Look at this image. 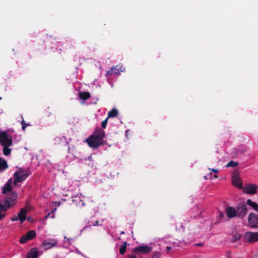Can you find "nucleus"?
I'll return each mask as SVG.
<instances>
[{"mask_svg": "<svg viewBox=\"0 0 258 258\" xmlns=\"http://www.w3.org/2000/svg\"><path fill=\"white\" fill-rule=\"evenodd\" d=\"M104 137L105 132L101 128H96L94 133L86 140V142L90 147L97 149L104 144Z\"/></svg>", "mask_w": 258, "mask_h": 258, "instance_id": "f257e3e1", "label": "nucleus"}, {"mask_svg": "<svg viewBox=\"0 0 258 258\" xmlns=\"http://www.w3.org/2000/svg\"><path fill=\"white\" fill-rule=\"evenodd\" d=\"M17 196L18 195L15 192L7 195L4 200L3 206L8 210L14 207L17 203Z\"/></svg>", "mask_w": 258, "mask_h": 258, "instance_id": "f03ea898", "label": "nucleus"}, {"mask_svg": "<svg viewBox=\"0 0 258 258\" xmlns=\"http://www.w3.org/2000/svg\"><path fill=\"white\" fill-rule=\"evenodd\" d=\"M0 144L5 146H11L13 144V138L9 136L7 131L0 132Z\"/></svg>", "mask_w": 258, "mask_h": 258, "instance_id": "7ed1b4c3", "label": "nucleus"}, {"mask_svg": "<svg viewBox=\"0 0 258 258\" xmlns=\"http://www.w3.org/2000/svg\"><path fill=\"white\" fill-rule=\"evenodd\" d=\"M237 218L243 219L248 213V208L246 204L243 202L238 203L236 206Z\"/></svg>", "mask_w": 258, "mask_h": 258, "instance_id": "20e7f679", "label": "nucleus"}, {"mask_svg": "<svg viewBox=\"0 0 258 258\" xmlns=\"http://www.w3.org/2000/svg\"><path fill=\"white\" fill-rule=\"evenodd\" d=\"M28 176V174L22 169H20L14 174V184L17 185L18 182L25 180Z\"/></svg>", "mask_w": 258, "mask_h": 258, "instance_id": "39448f33", "label": "nucleus"}, {"mask_svg": "<svg viewBox=\"0 0 258 258\" xmlns=\"http://www.w3.org/2000/svg\"><path fill=\"white\" fill-rule=\"evenodd\" d=\"M243 240L245 242L251 243L258 241V232L248 231L245 232L243 235Z\"/></svg>", "mask_w": 258, "mask_h": 258, "instance_id": "423d86ee", "label": "nucleus"}, {"mask_svg": "<svg viewBox=\"0 0 258 258\" xmlns=\"http://www.w3.org/2000/svg\"><path fill=\"white\" fill-rule=\"evenodd\" d=\"M243 192L246 194L254 195L257 192L258 185L253 183L246 184L244 187H242Z\"/></svg>", "mask_w": 258, "mask_h": 258, "instance_id": "0eeeda50", "label": "nucleus"}, {"mask_svg": "<svg viewBox=\"0 0 258 258\" xmlns=\"http://www.w3.org/2000/svg\"><path fill=\"white\" fill-rule=\"evenodd\" d=\"M248 222L249 226L252 228H258V215L251 213L248 217Z\"/></svg>", "mask_w": 258, "mask_h": 258, "instance_id": "6e6552de", "label": "nucleus"}, {"mask_svg": "<svg viewBox=\"0 0 258 258\" xmlns=\"http://www.w3.org/2000/svg\"><path fill=\"white\" fill-rule=\"evenodd\" d=\"M238 172L237 171H235L233 172L232 175V180L233 184L240 188H242V181L241 179L240 178L238 175Z\"/></svg>", "mask_w": 258, "mask_h": 258, "instance_id": "1a4fd4ad", "label": "nucleus"}, {"mask_svg": "<svg viewBox=\"0 0 258 258\" xmlns=\"http://www.w3.org/2000/svg\"><path fill=\"white\" fill-rule=\"evenodd\" d=\"M152 247L147 245H141L133 248V251L139 252L142 254H147L152 251Z\"/></svg>", "mask_w": 258, "mask_h": 258, "instance_id": "9d476101", "label": "nucleus"}, {"mask_svg": "<svg viewBox=\"0 0 258 258\" xmlns=\"http://www.w3.org/2000/svg\"><path fill=\"white\" fill-rule=\"evenodd\" d=\"M231 241L238 242L242 238V235L240 232L236 228H233L231 232Z\"/></svg>", "mask_w": 258, "mask_h": 258, "instance_id": "9b49d317", "label": "nucleus"}, {"mask_svg": "<svg viewBox=\"0 0 258 258\" xmlns=\"http://www.w3.org/2000/svg\"><path fill=\"white\" fill-rule=\"evenodd\" d=\"M226 216L229 218L237 217L236 208L233 207H227L225 209Z\"/></svg>", "mask_w": 258, "mask_h": 258, "instance_id": "f8f14e48", "label": "nucleus"}, {"mask_svg": "<svg viewBox=\"0 0 258 258\" xmlns=\"http://www.w3.org/2000/svg\"><path fill=\"white\" fill-rule=\"evenodd\" d=\"M13 183H14V181L12 178H10L8 180L3 188L2 193L3 194L7 195L8 192L12 191L13 188L12 185Z\"/></svg>", "mask_w": 258, "mask_h": 258, "instance_id": "ddd939ff", "label": "nucleus"}, {"mask_svg": "<svg viewBox=\"0 0 258 258\" xmlns=\"http://www.w3.org/2000/svg\"><path fill=\"white\" fill-rule=\"evenodd\" d=\"M28 211L25 208L21 209L19 212L18 213V218L20 220L21 223H23L26 219V215Z\"/></svg>", "mask_w": 258, "mask_h": 258, "instance_id": "4468645a", "label": "nucleus"}, {"mask_svg": "<svg viewBox=\"0 0 258 258\" xmlns=\"http://www.w3.org/2000/svg\"><path fill=\"white\" fill-rule=\"evenodd\" d=\"M57 243V242L56 240L55 239H51L48 240H45L43 242V245L46 249H49L53 246H55Z\"/></svg>", "mask_w": 258, "mask_h": 258, "instance_id": "2eb2a0df", "label": "nucleus"}, {"mask_svg": "<svg viewBox=\"0 0 258 258\" xmlns=\"http://www.w3.org/2000/svg\"><path fill=\"white\" fill-rule=\"evenodd\" d=\"M72 201L76 206L80 208L85 206V203L81 199L80 197L75 196L73 197Z\"/></svg>", "mask_w": 258, "mask_h": 258, "instance_id": "dca6fc26", "label": "nucleus"}, {"mask_svg": "<svg viewBox=\"0 0 258 258\" xmlns=\"http://www.w3.org/2000/svg\"><path fill=\"white\" fill-rule=\"evenodd\" d=\"M38 255V249L36 248H33L28 253L27 258H37Z\"/></svg>", "mask_w": 258, "mask_h": 258, "instance_id": "f3484780", "label": "nucleus"}, {"mask_svg": "<svg viewBox=\"0 0 258 258\" xmlns=\"http://www.w3.org/2000/svg\"><path fill=\"white\" fill-rule=\"evenodd\" d=\"M8 211L3 204L0 202V221L3 219L6 216V212Z\"/></svg>", "mask_w": 258, "mask_h": 258, "instance_id": "a211bd4d", "label": "nucleus"}, {"mask_svg": "<svg viewBox=\"0 0 258 258\" xmlns=\"http://www.w3.org/2000/svg\"><path fill=\"white\" fill-rule=\"evenodd\" d=\"M246 205H247L251 207L254 210L258 212V204L253 202L250 199H248L246 201Z\"/></svg>", "mask_w": 258, "mask_h": 258, "instance_id": "6ab92c4d", "label": "nucleus"}, {"mask_svg": "<svg viewBox=\"0 0 258 258\" xmlns=\"http://www.w3.org/2000/svg\"><path fill=\"white\" fill-rule=\"evenodd\" d=\"M8 167V165L6 160L0 157V171H4Z\"/></svg>", "mask_w": 258, "mask_h": 258, "instance_id": "aec40b11", "label": "nucleus"}, {"mask_svg": "<svg viewBox=\"0 0 258 258\" xmlns=\"http://www.w3.org/2000/svg\"><path fill=\"white\" fill-rule=\"evenodd\" d=\"M79 97L81 99L86 100L90 98L91 95L89 92H84L79 93Z\"/></svg>", "mask_w": 258, "mask_h": 258, "instance_id": "412c9836", "label": "nucleus"}, {"mask_svg": "<svg viewBox=\"0 0 258 258\" xmlns=\"http://www.w3.org/2000/svg\"><path fill=\"white\" fill-rule=\"evenodd\" d=\"M118 110H117V109L114 108L108 112L107 118H108L109 117H116L118 115Z\"/></svg>", "mask_w": 258, "mask_h": 258, "instance_id": "4be33fe9", "label": "nucleus"}, {"mask_svg": "<svg viewBox=\"0 0 258 258\" xmlns=\"http://www.w3.org/2000/svg\"><path fill=\"white\" fill-rule=\"evenodd\" d=\"M26 234L30 240L35 237L36 233L34 230H29Z\"/></svg>", "mask_w": 258, "mask_h": 258, "instance_id": "5701e85b", "label": "nucleus"}, {"mask_svg": "<svg viewBox=\"0 0 258 258\" xmlns=\"http://www.w3.org/2000/svg\"><path fill=\"white\" fill-rule=\"evenodd\" d=\"M107 74L108 75L119 74V71L117 69V67H112L110 70L108 71Z\"/></svg>", "mask_w": 258, "mask_h": 258, "instance_id": "b1692460", "label": "nucleus"}, {"mask_svg": "<svg viewBox=\"0 0 258 258\" xmlns=\"http://www.w3.org/2000/svg\"><path fill=\"white\" fill-rule=\"evenodd\" d=\"M3 146V154L5 155V156H9L10 155L11 153V151H12V149L9 148V146Z\"/></svg>", "mask_w": 258, "mask_h": 258, "instance_id": "393cba45", "label": "nucleus"}, {"mask_svg": "<svg viewBox=\"0 0 258 258\" xmlns=\"http://www.w3.org/2000/svg\"><path fill=\"white\" fill-rule=\"evenodd\" d=\"M126 244L127 242L125 241L123 242V244L121 245V246L120 247L119 253L121 254H123L125 252L126 249Z\"/></svg>", "mask_w": 258, "mask_h": 258, "instance_id": "a878e982", "label": "nucleus"}, {"mask_svg": "<svg viewBox=\"0 0 258 258\" xmlns=\"http://www.w3.org/2000/svg\"><path fill=\"white\" fill-rule=\"evenodd\" d=\"M29 240H30L28 239V237H27L26 234H25V235H23L21 237V238H20V239L19 240V242L21 244H24V243H25L26 242H27Z\"/></svg>", "mask_w": 258, "mask_h": 258, "instance_id": "bb28decb", "label": "nucleus"}, {"mask_svg": "<svg viewBox=\"0 0 258 258\" xmlns=\"http://www.w3.org/2000/svg\"><path fill=\"white\" fill-rule=\"evenodd\" d=\"M238 163L237 162H234L232 160L229 161L228 164L226 165V167H235L238 166Z\"/></svg>", "mask_w": 258, "mask_h": 258, "instance_id": "cd10ccee", "label": "nucleus"}, {"mask_svg": "<svg viewBox=\"0 0 258 258\" xmlns=\"http://www.w3.org/2000/svg\"><path fill=\"white\" fill-rule=\"evenodd\" d=\"M21 124L22 125V129L23 131H25V129L27 126H29L30 125L29 123H26L23 119L21 121Z\"/></svg>", "mask_w": 258, "mask_h": 258, "instance_id": "c85d7f7f", "label": "nucleus"}, {"mask_svg": "<svg viewBox=\"0 0 258 258\" xmlns=\"http://www.w3.org/2000/svg\"><path fill=\"white\" fill-rule=\"evenodd\" d=\"M141 253L139 252H134L132 250V254L131 255H134L136 258H142V256L141 255Z\"/></svg>", "mask_w": 258, "mask_h": 258, "instance_id": "c756f323", "label": "nucleus"}, {"mask_svg": "<svg viewBox=\"0 0 258 258\" xmlns=\"http://www.w3.org/2000/svg\"><path fill=\"white\" fill-rule=\"evenodd\" d=\"M108 118L107 117L104 120L101 122V127L103 128H105L107 123Z\"/></svg>", "mask_w": 258, "mask_h": 258, "instance_id": "7c9ffc66", "label": "nucleus"}, {"mask_svg": "<svg viewBox=\"0 0 258 258\" xmlns=\"http://www.w3.org/2000/svg\"><path fill=\"white\" fill-rule=\"evenodd\" d=\"M225 255L227 258H232L231 257V252L230 251H226L225 252Z\"/></svg>", "mask_w": 258, "mask_h": 258, "instance_id": "2f4dec72", "label": "nucleus"}, {"mask_svg": "<svg viewBox=\"0 0 258 258\" xmlns=\"http://www.w3.org/2000/svg\"><path fill=\"white\" fill-rule=\"evenodd\" d=\"M160 255V253L159 252H155L153 255V258H154L155 257H158Z\"/></svg>", "mask_w": 258, "mask_h": 258, "instance_id": "473e14b6", "label": "nucleus"}, {"mask_svg": "<svg viewBox=\"0 0 258 258\" xmlns=\"http://www.w3.org/2000/svg\"><path fill=\"white\" fill-rule=\"evenodd\" d=\"M19 220V219L18 218V216H14L13 217H12L11 218V221H17Z\"/></svg>", "mask_w": 258, "mask_h": 258, "instance_id": "72a5a7b5", "label": "nucleus"}, {"mask_svg": "<svg viewBox=\"0 0 258 258\" xmlns=\"http://www.w3.org/2000/svg\"><path fill=\"white\" fill-rule=\"evenodd\" d=\"M209 170H211L212 172H214V173H217L218 172V169H211V168H209Z\"/></svg>", "mask_w": 258, "mask_h": 258, "instance_id": "f704fd0d", "label": "nucleus"}, {"mask_svg": "<svg viewBox=\"0 0 258 258\" xmlns=\"http://www.w3.org/2000/svg\"><path fill=\"white\" fill-rule=\"evenodd\" d=\"M99 221H96L94 223V224H93V225L94 226H98V225H99Z\"/></svg>", "mask_w": 258, "mask_h": 258, "instance_id": "c9c22d12", "label": "nucleus"}, {"mask_svg": "<svg viewBox=\"0 0 258 258\" xmlns=\"http://www.w3.org/2000/svg\"><path fill=\"white\" fill-rule=\"evenodd\" d=\"M171 249H172V247L171 246L167 247V252H169L170 251H171Z\"/></svg>", "mask_w": 258, "mask_h": 258, "instance_id": "e433bc0d", "label": "nucleus"}, {"mask_svg": "<svg viewBox=\"0 0 258 258\" xmlns=\"http://www.w3.org/2000/svg\"><path fill=\"white\" fill-rule=\"evenodd\" d=\"M128 258H136V257L134 256V255H129L128 256Z\"/></svg>", "mask_w": 258, "mask_h": 258, "instance_id": "4c0bfd02", "label": "nucleus"}, {"mask_svg": "<svg viewBox=\"0 0 258 258\" xmlns=\"http://www.w3.org/2000/svg\"><path fill=\"white\" fill-rule=\"evenodd\" d=\"M88 159L90 161H92L93 159H92V157L91 155L89 156L88 157Z\"/></svg>", "mask_w": 258, "mask_h": 258, "instance_id": "58836bf2", "label": "nucleus"}, {"mask_svg": "<svg viewBox=\"0 0 258 258\" xmlns=\"http://www.w3.org/2000/svg\"><path fill=\"white\" fill-rule=\"evenodd\" d=\"M220 216L221 217H223L224 216V213H223V212H221L220 213Z\"/></svg>", "mask_w": 258, "mask_h": 258, "instance_id": "ea45409f", "label": "nucleus"}, {"mask_svg": "<svg viewBox=\"0 0 258 258\" xmlns=\"http://www.w3.org/2000/svg\"><path fill=\"white\" fill-rule=\"evenodd\" d=\"M64 238L65 240L66 239L67 241H70L71 240L70 238H67L66 236L64 237Z\"/></svg>", "mask_w": 258, "mask_h": 258, "instance_id": "a19ab883", "label": "nucleus"}, {"mask_svg": "<svg viewBox=\"0 0 258 258\" xmlns=\"http://www.w3.org/2000/svg\"><path fill=\"white\" fill-rule=\"evenodd\" d=\"M50 215V213H48L46 216H45V218H47L48 217H49Z\"/></svg>", "mask_w": 258, "mask_h": 258, "instance_id": "79ce46f5", "label": "nucleus"}, {"mask_svg": "<svg viewBox=\"0 0 258 258\" xmlns=\"http://www.w3.org/2000/svg\"><path fill=\"white\" fill-rule=\"evenodd\" d=\"M253 258H258V253L254 255Z\"/></svg>", "mask_w": 258, "mask_h": 258, "instance_id": "37998d69", "label": "nucleus"}, {"mask_svg": "<svg viewBox=\"0 0 258 258\" xmlns=\"http://www.w3.org/2000/svg\"><path fill=\"white\" fill-rule=\"evenodd\" d=\"M91 226L90 225H88V226H87L86 227H85L84 228H86L87 227H90Z\"/></svg>", "mask_w": 258, "mask_h": 258, "instance_id": "c03bdc74", "label": "nucleus"}, {"mask_svg": "<svg viewBox=\"0 0 258 258\" xmlns=\"http://www.w3.org/2000/svg\"><path fill=\"white\" fill-rule=\"evenodd\" d=\"M214 177L215 178H217V177H218V176L215 175H214Z\"/></svg>", "mask_w": 258, "mask_h": 258, "instance_id": "a18cd8bd", "label": "nucleus"}, {"mask_svg": "<svg viewBox=\"0 0 258 258\" xmlns=\"http://www.w3.org/2000/svg\"><path fill=\"white\" fill-rule=\"evenodd\" d=\"M197 245H199V246H201L202 244H198Z\"/></svg>", "mask_w": 258, "mask_h": 258, "instance_id": "49530a36", "label": "nucleus"}, {"mask_svg": "<svg viewBox=\"0 0 258 258\" xmlns=\"http://www.w3.org/2000/svg\"><path fill=\"white\" fill-rule=\"evenodd\" d=\"M124 232H123V231H122V232H121V234H124Z\"/></svg>", "mask_w": 258, "mask_h": 258, "instance_id": "de8ad7c7", "label": "nucleus"}, {"mask_svg": "<svg viewBox=\"0 0 258 258\" xmlns=\"http://www.w3.org/2000/svg\"><path fill=\"white\" fill-rule=\"evenodd\" d=\"M28 221H30V218H28Z\"/></svg>", "mask_w": 258, "mask_h": 258, "instance_id": "09e8293b", "label": "nucleus"}, {"mask_svg": "<svg viewBox=\"0 0 258 258\" xmlns=\"http://www.w3.org/2000/svg\"><path fill=\"white\" fill-rule=\"evenodd\" d=\"M2 98L0 96V100H1Z\"/></svg>", "mask_w": 258, "mask_h": 258, "instance_id": "8fccbe9b", "label": "nucleus"}]
</instances>
